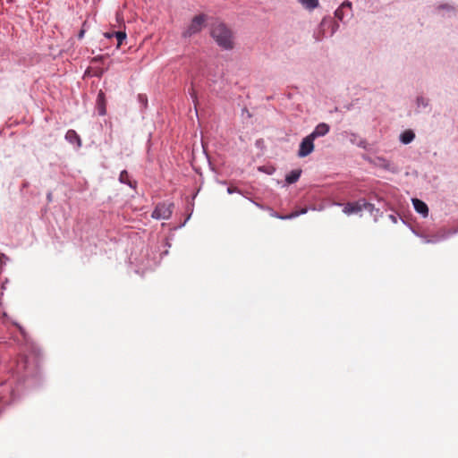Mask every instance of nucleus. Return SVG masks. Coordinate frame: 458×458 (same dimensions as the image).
Returning a JSON list of instances; mask_svg holds the SVG:
<instances>
[{
	"label": "nucleus",
	"instance_id": "0eeeda50",
	"mask_svg": "<svg viewBox=\"0 0 458 458\" xmlns=\"http://www.w3.org/2000/svg\"><path fill=\"white\" fill-rule=\"evenodd\" d=\"M330 127L326 123H318L314 131L310 134L313 139H317L318 137L325 136L328 133Z\"/></svg>",
	"mask_w": 458,
	"mask_h": 458
},
{
	"label": "nucleus",
	"instance_id": "6ab92c4d",
	"mask_svg": "<svg viewBox=\"0 0 458 458\" xmlns=\"http://www.w3.org/2000/svg\"><path fill=\"white\" fill-rule=\"evenodd\" d=\"M7 259H8V258L4 254H3V253L0 254V263H1V265L4 264Z\"/></svg>",
	"mask_w": 458,
	"mask_h": 458
},
{
	"label": "nucleus",
	"instance_id": "20e7f679",
	"mask_svg": "<svg viewBox=\"0 0 458 458\" xmlns=\"http://www.w3.org/2000/svg\"><path fill=\"white\" fill-rule=\"evenodd\" d=\"M314 140L315 139H313L310 134L301 140L298 150V156L300 157H305L313 152Z\"/></svg>",
	"mask_w": 458,
	"mask_h": 458
},
{
	"label": "nucleus",
	"instance_id": "aec40b11",
	"mask_svg": "<svg viewBox=\"0 0 458 458\" xmlns=\"http://www.w3.org/2000/svg\"><path fill=\"white\" fill-rule=\"evenodd\" d=\"M227 191H228V193H230V194H231V193H233V192L237 191V189H236V188H233V187H229V188L227 189Z\"/></svg>",
	"mask_w": 458,
	"mask_h": 458
},
{
	"label": "nucleus",
	"instance_id": "7ed1b4c3",
	"mask_svg": "<svg viewBox=\"0 0 458 458\" xmlns=\"http://www.w3.org/2000/svg\"><path fill=\"white\" fill-rule=\"evenodd\" d=\"M173 203H159L156 206L151 216L155 219H169L173 213Z\"/></svg>",
	"mask_w": 458,
	"mask_h": 458
},
{
	"label": "nucleus",
	"instance_id": "1a4fd4ad",
	"mask_svg": "<svg viewBox=\"0 0 458 458\" xmlns=\"http://www.w3.org/2000/svg\"><path fill=\"white\" fill-rule=\"evenodd\" d=\"M97 108L99 115H105L106 113L105 95L102 91H99L97 99Z\"/></svg>",
	"mask_w": 458,
	"mask_h": 458
},
{
	"label": "nucleus",
	"instance_id": "4be33fe9",
	"mask_svg": "<svg viewBox=\"0 0 458 458\" xmlns=\"http://www.w3.org/2000/svg\"><path fill=\"white\" fill-rule=\"evenodd\" d=\"M105 36L106 38H111V37L114 36V32L113 33H106Z\"/></svg>",
	"mask_w": 458,
	"mask_h": 458
},
{
	"label": "nucleus",
	"instance_id": "9b49d317",
	"mask_svg": "<svg viewBox=\"0 0 458 458\" xmlns=\"http://www.w3.org/2000/svg\"><path fill=\"white\" fill-rule=\"evenodd\" d=\"M301 170H293L290 174H288L285 177V181L288 184H292L296 182L300 176H301Z\"/></svg>",
	"mask_w": 458,
	"mask_h": 458
},
{
	"label": "nucleus",
	"instance_id": "5701e85b",
	"mask_svg": "<svg viewBox=\"0 0 458 458\" xmlns=\"http://www.w3.org/2000/svg\"><path fill=\"white\" fill-rule=\"evenodd\" d=\"M337 28H339V25H338V24H336V25H335V28L333 30V32H334Z\"/></svg>",
	"mask_w": 458,
	"mask_h": 458
},
{
	"label": "nucleus",
	"instance_id": "f8f14e48",
	"mask_svg": "<svg viewBox=\"0 0 458 458\" xmlns=\"http://www.w3.org/2000/svg\"><path fill=\"white\" fill-rule=\"evenodd\" d=\"M414 138L415 134L411 130L403 131L400 136V140L403 144H409L413 140Z\"/></svg>",
	"mask_w": 458,
	"mask_h": 458
},
{
	"label": "nucleus",
	"instance_id": "423d86ee",
	"mask_svg": "<svg viewBox=\"0 0 458 458\" xmlns=\"http://www.w3.org/2000/svg\"><path fill=\"white\" fill-rule=\"evenodd\" d=\"M348 11V13H352V3L350 1H344L335 12V18L343 21L345 16V13Z\"/></svg>",
	"mask_w": 458,
	"mask_h": 458
},
{
	"label": "nucleus",
	"instance_id": "6e6552de",
	"mask_svg": "<svg viewBox=\"0 0 458 458\" xmlns=\"http://www.w3.org/2000/svg\"><path fill=\"white\" fill-rule=\"evenodd\" d=\"M412 204H413L414 209L418 213L421 214L423 216H428V208L425 202H423L422 200H420L419 199H413Z\"/></svg>",
	"mask_w": 458,
	"mask_h": 458
},
{
	"label": "nucleus",
	"instance_id": "ddd939ff",
	"mask_svg": "<svg viewBox=\"0 0 458 458\" xmlns=\"http://www.w3.org/2000/svg\"><path fill=\"white\" fill-rule=\"evenodd\" d=\"M30 358L33 357L35 361H36V364L37 366L38 365L41 358H42V354L40 352V351L34 345L30 343Z\"/></svg>",
	"mask_w": 458,
	"mask_h": 458
},
{
	"label": "nucleus",
	"instance_id": "4468645a",
	"mask_svg": "<svg viewBox=\"0 0 458 458\" xmlns=\"http://www.w3.org/2000/svg\"><path fill=\"white\" fill-rule=\"evenodd\" d=\"M301 4L308 9V10H314L318 6V0H298Z\"/></svg>",
	"mask_w": 458,
	"mask_h": 458
},
{
	"label": "nucleus",
	"instance_id": "39448f33",
	"mask_svg": "<svg viewBox=\"0 0 458 458\" xmlns=\"http://www.w3.org/2000/svg\"><path fill=\"white\" fill-rule=\"evenodd\" d=\"M371 204L367 203L365 200H359L356 202H348L345 204L343 211L346 215H352L360 212L363 208H370Z\"/></svg>",
	"mask_w": 458,
	"mask_h": 458
},
{
	"label": "nucleus",
	"instance_id": "dca6fc26",
	"mask_svg": "<svg viewBox=\"0 0 458 458\" xmlns=\"http://www.w3.org/2000/svg\"><path fill=\"white\" fill-rule=\"evenodd\" d=\"M116 39H117V47H119L123 40L126 39V33L124 31H115L114 32Z\"/></svg>",
	"mask_w": 458,
	"mask_h": 458
},
{
	"label": "nucleus",
	"instance_id": "9d476101",
	"mask_svg": "<svg viewBox=\"0 0 458 458\" xmlns=\"http://www.w3.org/2000/svg\"><path fill=\"white\" fill-rule=\"evenodd\" d=\"M65 139L72 144H76L77 147L81 146V140L74 130H69L65 134Z\"/></svg>",
	"mask_w": 458,
	"mask_h": 458
},
{
	"label": "nucleus",
	"instance_id": "f3484780",
	"mask_svg": "<svg viewBox=\"0 0 458 458\" xmlns=\"http://www.w3.org/2000/svg\"><path fill=\"white\" fill-rule=\"evenodd\" d=\"M119 180L121 182L126 183V184H129L130 186H131V183L129 180V174L127 173V171L123 170L121 172Z\"/></svg>",
	"mask_w": 458,
	"mask_h": 458
},
{
	"label": "nucleus",
	"instance_id": "a211bd4d",
	"mask_svg": "<svg viewBox=\"0 0 458 458\" xmlns=\"http://www.w3.org/2000/svg\"><path fill=\"white\" fill-rule=\"evenodd\" d=\"M189 93H190L191 98L193 99L194 105L196 106L198 100H197V93H196L195 89L191 87L189 90Z\"/></svg>",
	"mask_w": 458,
	"mask_h": 458
},
{
	"label": "nucleus",
	"instance_id": "f03ea898",
	"mask_svg": "<svg viewBox=\"0 0 458 458\" xmlns=\"http://www.w3.org/2000/svg\"><path fill=\"white\" fill-rule=\"evenodd\" d=\"M207 19V15L203 13L194 16L191 23L182 32V36L183 38H191L193 35L200 32L206 25Z\"/></svg>",
	"mask_w": 458,
	"mask_h": 458
},
{
	"label": "nucleus",
	"instance_id": "2eb2a0df",
	"mask_svg": "<svg viewBox=\"0 0 458 458\" xmlns=\"http://www.w3.org/2000/svg\"><path fill=\"white\" fill-rule=\"evenodd\" d=\"M306 209H302L301 211L298 212V211H295V212H293L289 215H286V216H280L276 213H272V216H275V217H277V218H280V219H291V218H293V217H296L298 216L300 214H304L306 213Z\"/></svg>",
	"mask_w": 458,
	"mask_h": 458
},
{
	"label": "nucleus",
	"instance_id": "412c9836",
	"mask_svg": "<svg viewBox=\"0 0 458 458\" xmlns=\"http://www.w3.org/2000/svg\"><path fill=\"white\" fill-rule=\"evenodd\" d=\"M83 35H84V30H82L79 33V38H82Z\"/></svg>",
	"mask_w": 458,
	"mask_h": 458
},
{
	"label": "nucleus",
	"instance_id": "f257e3e1",
	"mask_svg": "<svg viewBox=\"0 0 458 458\" xmlns=\"http://www.w3.org/2000/svg\"><path fill=\"white\" fill-rule=\"evenodd\" d=\"M211 37L216 43L225 50H231L234 47L233 34L224 23L214 24L211 30Z\"/></svg>",
	"mask_w": 458,
	"mask_h": 458
}]
</instances>
